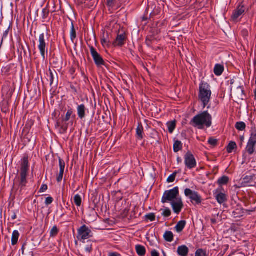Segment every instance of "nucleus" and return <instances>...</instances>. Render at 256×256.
I'll use <instances>...</instances> for the list:
<instances>
[{
  "label": "nucleus",
  "instance_id": "1",
  "mask_svg": "<svg viewBox=\"0 0 256 256\" xmlns=\"http://www.w3.org/2000/svg\"><path fill=\"white\" fill-rule=\"evenodd\" d=\"M212 116L208 111H204L194 117L190 124L194 127L202 129L204 125L209 128L212 125Z\"/></svg>",
  "mask_w": 256,
  "mask_h": 256
},
{
  "label": "nucleus",
  "instance_id": "2",
  "mask_svg": "<svg viewBox=\"0 0 256 256\" xmlns=\"http://www.w3.org/2000/svg\"><path fill=\"white\" fill-rule=\"evenodd\" d=\"M212 95L210 86L207 83H202L200 86L199 100L202 102L204 108L210 102Z\"/></svg>",
  "mask_w": 256,
  "mask_h": 256
},
{
  "label": "nucleus",
  "instance_id": "3",
  "mask_svg": "<svg viewBox=\"0 0 256 256\" xmlns=\"http://www.w3.org/2000/svg\"><path fill=\"white\" fill-rule=\"evenodd\" d=\"M28 158L27 156H24L22 162L20 170V177L19 186L20 188H22L26 186L28 181L26 176H28Z\"/></svg>",
  "mask_w": 256,
  "mask_h": 256
},
{
  "label": "nucleus",
  "instance_id": "4",
  "mask_svg": "<svg viewBox=\"0 0 256 256\" xmlns=\"http://www.w3.org/2000/svg\"><path fill=\"white\" fill-rule=\"evenodd\" d=\"M179 194V190L178 187H175L174 188L166 190L164 192L162 198V202L163 204L170 202H174L176 200L177 196Z\"/></svg>",
  "mask_w": 256,
  "mask_h": 256
},
{
  "label": "nucleus",
  "instance_id": "5",
  "mask_svg": "<svg viewBox=\"0 0 256 256\" xmlns=\"http://www.w3.org/2000/svg\"><path fill=\"white\" fill-rule=\"evenodd\" d=\"M184 194L190 200L193 204L198 205L202 203V197L198 192L192 191L190 188H186L184 190Z\"/></svg>",
  "mask_w": 256,
  "mask_h": 256
},
{
  "label": "nucleus",
  "instance_id": "6",
  "mask_svg": "<svg viewBox=\"0 0 256 256\" xmlns=\"http://www.w3.org/2000/svg\"><path fill=\"white\" fill-rule=\"evenodd\" d=\"M256 144V130H254L250 134V138L246 146V151L249 154H252L255 150Z\"/></svg>",
  "mask_w": 256,
  "mask_h": 256
},
{
  "label": "nucleus",
  "instance_id": "7",
  "mask_svg": "<svg viewBox=\"0 0 256 256\" xmlns=\"http://www.w3.org/2000/svg\"><path fill=\"white\" fill-rule=\"evenodd\" d=\"M91 230L86 226L83 225L78 230V240H86L92 236Z\"/></svg>",
  "mask_w": 256,
  "mask_h": 256
},
{
  "label": "nucleus",
  "instance_id": "8",
  "mask_svg": "<svg viewBox=\"0 0 256 256\" xmlns=\"http://www.w3.org/2000/svg\"><path fill=\"white\" fill-rule=\"evenodd\" d=\"M184 163L186 166L189 169H192L196 166V162L194 155L190 152L184 156Z\"/></svg>",
  "mask_w": 256,
  "mask_h": 256
},
{
  "label": "nucleus",
  "instance_id": "9",
  "mask_svg": "<svg viewBox=\"0 0 256 256\" xmlns=\"http://www.w3.org/2000/svg\"><path fill=\"white\" fill-rule=\"evenodd\" d=\"M90 52L95 64L98 66H100L104 64V62L100 54L96 51V49L93 47L90 48Z\"/></svg>",
  "mask_w": 256,
  "mask_h": 256
},
{
  "label": "nucleus",
  "instance_id": "10",
  "mask_svg": "<svg viewBox=\"0 0 256 256\" xmlns=\"http://www.w3.org/2000/svg\"><path fill=\"white\" fill-rule=\"evenodd\" d=\"M38 42V49L40 51L42 56L44 58L46 44V36L44 34H42L40 35Z\"/></svg>",
  "mask_w": 256,
  "mask_h": 256
},
{
  "label": "nucleus",
  "instance_id": "11",
  "mask_svg": "<svg viewBox=\"0 0 256 256\" xmlns=\"http://www.w3.org/2000/svg\"><path fill=\"white\" fill-rule=\"evenodd\" d=\"M171 204L174 212L176 214H179L184 206L182 200L180 198L172 202Z\"/></svg>",
  "mask_w": 256,
  "mask_h": 256
},
{
  "label": "nucleus",
  "instance_id": "12",
  "mask_svg": "<svg viewBox=\"0 0 256 256\" xmlns=\"http://www.w3.org/2000/svg\"><path fill=\"white\" fill-rule=\"evenodd\" d=\"M126 40V35L125 33L118 34L115 40L113 42V44L114 46H122L124 44Z\"/></svg>",
  "mask_w": 256,
  "mask_h": 256
},
{
  "label": "nucleus",
  "instance_id": "13",
  "mask_svg": "<svg viewBox=\"0 0 256 256\" xmlns=\"http://www.w3.org/2000/svg\"><path fill=\"white\" fill-rule=\"evenodd\" d=\"M245 11L243 6H239L237 8L234 10L232 16V18L234 21H236Z\"/></svg>",
  "mask_w": 256,
  "mask_h": 256
},
{
  "label": "nucleus",
  "instance_id": "14",
  "mask_svg": "<svg viewBox=\"0 0 256 256\" xmlns=\"http://www.w3.org/2000/svg\"><path fill=\"white\" fill-rule=\"evenodd\" d=\"M59 166H60V172L58 175L57 176L56 180L58 182H60L63 178L64 170L65 168V162H64L61 159L59 158Z\"/></svg>",
  "mask_w": 256,
  "mask_h": 256
},
{
  "label": "nucleus",
  "instance_id": "15",
  "mask_svg": "<svg viewBox=\"0 0 256 256\" xmlns=\"http://www.w3.org/2000/svg\"><path fill=\"white\" fill-rule=\"evenodd\" d=\"M214 195L216 199L220 204H222L227 201V196L224 193L218 192V190H216Z\"/></svg>",
  "mask_w": 256,
  "mask_h": 256
},
{
  "label": "nucleus",
  "instance_id": "16",
  "mask_svg": "<svg viewBox=\"0 0 256 256\" xmlns=\"http://www.w3.org/2000/svg\"><path fill=\"white\" fill-rule=\"evenodd\" d=\"M188 252V248L185 245L178 246L177 250L178 254L180 256H187Z\"/></svg>",
  "mask_w": 256,
  "mask_h": 256
},
{
  "label": "nucleus",
  "instance_id": "17",
  "mask_svg": "<svg viewBox=\"0 0 256 256\" xmlns=\"http://www.w3.org/2000/svg\"><path fill=\"white\" fill-rule=\"evenodd\" d=\"M86 108L84 104H82L78 107V117L82 119L85 117L86 116Z\"/></svg>",
  "mask_w": 256,
  "mask_h": 256
},
{
  "label": "nucleus",
  "instance_id": "18",
  "mask_svg": "<svg viewBox=\"0 0 256 256\" xmlns=\"http://www.w3.org/2000/svg\"><path fill=\"white\" fill-rule=\"evenodd\" d=\"M54 73L52 71V70L50 68L49 69V72H50V84L52 85L54 82V80L56 81V83H58V74L55 71V70H54Z\"/></svg>",
  "mask_w": 256,
  "mask_h": 256
},
{
  "label": "nucleus",
  "instance_id": "19",
  "mask_svg": "<svg viewBox=\"0 0 256 256\" xmlns=\"http://www.w3.org/2000/svg\"><path fill=\"white\" fill-rule=\"evenodd\" d=\"M101 42L103 46H108L110 43V39L109 38L108 34V32H104L101 38Z\"/></svg>",
  "mask_w": 256,
  "mask_h": 256
},
{
  "label": "nucleus",
  "instance_id": "20",
  "mask_svg": "<svg viewBox=\"0 0 256 256\" xmlns=\"http://www.w3.org/2000/svg\"><path fill=\"white\" fill-rule=\"evenodd\" d=\"M224 70V66L220 64H216L214 70V74L217 76H220L222 74Z\"/></svg>",
  "mask_w": 256,
  "mask_h": 256
},
{
  "label": "nucleus",
  "instance_id": "21",
  "mask_svg": "<svg viewBox=\"0 0 256 256\" xmlns=\"http://www.w3.org/2000/svg\"><path fill=\"white\" fill-rule=\"evenodd\" d=\"M20 236V234L18 230H14L12 234V244L16 245L18 243V241Z\"/></svg>",
  "mask_w": 256,
  "mask_h": 256
},
{
  "label": "nucleus",
  "instance_id": "22",
  "mask_svg": "<svg viewBox=\"0 0 256 256\" xmlns=\"http://www.w3.org/2000/svg\"><path fill=\"white\" fill-rule=\"evenodd\" d=\"M144 131V128L141 123H139L138 125L136 128V135L138 138L142 140L143 138V133Z\"/></svg>",
  "mask_w": 256,
  "mask_h": 256
},
{
  "label": "nucleus",
  "instance_id": "23",
  "mask_svg": "<svg viewBox=\"0 0 256 256\" xmlns=\"http://www.w3.org/2000/svg\"><path fill=\"white\" fill-rule=\"evenodd\" d=\"M186 222L184 220L180 221L176 226L175 229L177 232H181L185 227Z\"/></svg>",
  "mask_w": 256,
  "mask_h": 256
},
{
  "label": "nucleus",
  "instance_id": "24",
  "mask_svg": "<svg viewBox=\"0 0 256 256\" xmlns=\"http://www.w3.org/2000/svg\"><path fill=\"white\" fill-rule=\"evenodd\" d=\"M164 240L168 242H172L174 240V234L170 231H166L164 235Z\"/></svg>",
  "mask_w": 256,
  "mask_h": 256
},
{
  "label": "nucleus",
  "instance_id": "25",
  "mask_svg": "<svg viewBox=\"0 0 256 256\" xmlns=\"http://www.w3.org/2000/svg\"><path fill=\"white\" fill-rule=\"evenodd\" d=\"M137 254L140 256H144L146 254V248L144 246L137 245L136 246Z\"/></svg>",
  "mask_w": 256,
  "mask_h": 256
},
{
  "label": "nucleus",
  "instance_id": "26",
  "mask_svg": "<svg viewBox=\"0 0 256 256\" xmlns=\"http://www.w3.org/2000/svg\"><path fill=\"white\" fill-rule=\"evenodd\" d=\"M168 130L170 133L172 134L176 126V120L169 122L167 123Z\"/></svg>",
  "mask_w": 256,
  "mask_h": 256
},
{
  "label": "nucleus",
  "instance_id": "27",
  "mask_svg": "<svg viewBox=\"0 0 256 256\" xmlns=\"http://www.w3.org/2000/svg\"><path fill=\"white\" fill-rule=\"evenodd\" d=\"M182 149V144L179 140H176L174 144V152H177Z\"/></svg>",
  "mask_w": 256,
  "mask_h": 256
},
{
  "label": "nucleus",
  "instance_id": "28",
  "mask_svg": "<svg viewBox=\"0 0 256 256\" xmlns=\"http://www.w3.org/2000/svg\"><path fill=\"white\" fill-rule=\"evenodd\" d=\"M237 148L236 143L234 142H230L228 144L226 148L228 153H231L232 150Z\"/></svg>",
  "mask_w": 256,
  "mask_h": 256
},
{
  "label": "nucleus",
  "instance_id": "29",
  "mask_svg": "<svg viewBox=\"0 0 256 256\" xmlns=\"http://www.w3.org/2000/svg\"><path fill=\"white\" fill-rule=\"evenodd\" d=\"M229 178L226 176H223L220 178L218 181V183L220 185H224L226 184L228 182Z\"/></svg>",
  "mask_w": 256,
  "mask_h": 256
},
{
  "label": "nucleus",
  "instance_id": "30",
  "mask_svg": "<svg viewBox=\"0 0 256 256\" xmlns=\"http://www.w3.org/2000/svg\"><path fill=\"white\" fill-rule=\"evenodd\" d=\"M70 39L72 42H74V40L76 37V30L74 28V24L72 23V28L70 30Z\"/></svg>",
  "mask_w": 256,
  "mask_h": 256
},
{
  "label": "nucleus",
  "instance_id": "31",
  "mask_svg": "<svg viewBox=\"0 0 256 256\" xmlns=\"http://www.w3.org/2000/svg\"><path fill=\"white\" fill-rule=\"evenodd\" d=\"M246 125L244 122H238L236 124V128L239 130H245Z\"/></svg>",
  "mask_w": 256,
  "mask_h": 256
},
{
  "label": "nucleus",
  "instance_id": "32",
  "mask_svg": "<svg viewBox=\"0 0 256 256\" xmlns=\"http://www.w3.org/2000/svg\"><path fill=\"white\" fill-rule=\"evenodd\" d=\"M72 112H73L72 109L68 110L66 114V116L62 118V121L63 122H68V120H69L72 114Z\"/></svg>",
  "mask_w": 256,
  "mask_h": 256
},
{
  "label": "nucleus",
  "instance_id": "33",
  "mask_svg": "<svg viewBox=\"0 0 256 256\" xmlns=\"http://www.w3.org/2000/svg\"><path fill=\"white\" fill-rule=\"evenodd\" d=\"M74 200L76 206H80L82 204V198L79 194H76L74 196Z\"/></svg>",
  "mask_w": 256,
  "mask_h": 256
},
{
  "label": "nucleus",
  "instance_id": "34",
  "mask_svg": "<svg viewBox=\"0 0 256 256\" xmlns=\"http://www.w3.org/2000/svg\"><path fill=\"white\" fill-rule=\"evenodd\" d=\"M58 228L56 227V226H54L51 230L50 233V236L52 237H54V236H56L58 234Z\"/></svg>",
  "mask_w": 256,
  "mask_h": 256
},
{
  "label": "nucleus",
  "instance_id": "35",
  "mask_svg": "<svg viewBox=\"0 0 256 256\" xmlns=\"http://www.w3.org/2000/svg\"><path fill=\"white\" fill-rule=\"evenodd\" d=\"M195 256H206V252L202 249H198L196 251Z\"/></svg>",
  "mask_w": 256,
  "mask_h": 256
},
{
  "label": "nucleus",
  "instance_id": "36",
  "mask_svg": "<svg viewBox=\"0 0 256 256\" xmlns=\"http://www.w3.org/2000/svg\"><path fill=\"white\" fill-rule=\"evenodd\" d=\"M177 172H174L171 175H170L167 179L168 182H172L174 181Z\"/></svg>",
  "mask_w": 256,
  "mask_h": 256
},
{
  "label": "nucleus",
  "instance_id": "37",
  "mask_svg": "<svg viewBox=\"0 0 256 256\" xmlns=\"http://www.w3.org/2000/svg\"><path fill=\"white\" fill-rule=\"evenodd\" d=\"M208 142L209 144L212 145L213 146H215L218 144V140L216 139L213 138H209L208 140Z\"/></svg>",
  "mask_w": 256,
  "mask_h": 256
},
{
  "label": "nucleus",
  "instance_id": "38",
  "mask_svg": "<svg viewBox=\"0 0 256 256\" xmlns=\"http://www.w3.org/2000/svg\"><path fill=\"white\" fill-rule=\"evenodd\" d=\"M146 220H149L151 222L154 221L156 218V216L154 213H150L146 216Z\"/></svg>",
  "mask_w": 256,
  "mask_h": 256
},
{
  "label": "nucleus",
  "instance_id": "39",
  "mask_svg": "<svg viewBox=\"0 0 256 256\" xmlns=\"http://www.w3.org/2000/svg\"><path fill=\"white\" fill-rule=\"evenodd\" d=\"M170 214H171V211L168 208L165 209L164 210L163 213H162V215L165 217H168L170 216Z\"/></svg>",
  "mask_w": 256,
  "mask_h": 256
},
{
  "label": "nucleus",
  "instance_id": "40",
  "mask_svg": "<svg viewBox=\"0 0 256 256\" xmlns=\"http://www.w3.org/2000/svg\"><path fill=\"white\" fill-rule=\"evenodd\" d=\"M252 179L253 178L252 176H246L244 178L243 183L246 184L247 183L250 182L252 180Z\"/></svg>",
  "mask_w": 256,
  "mask_h": 256
},
{
  "label": "nucleus",
  "instance_id": "41",
  "mask_svg": "<svg viewBox=\"0 0 256 256\" xmlns=\"http://www.w3.org/2000/svg\"><path fill=\"white\" fill-rule=\"evenodd\" d=\"M116 0H107V4L108 6L113 7Z\"/></svg>",
  "mask_w": 256,
  "mask_h": 256
},
{
  "label": "nucleus",
  "instance_id": "42",
  "mask_svg": "<svg viewBox=\"0 0 256 256\" xmlns=\"http://www.w3.org/2000/svg\"><path fill=\"white\" fill-rule=\"evenodd\" d=\"M53 202V198L52 197H48L46 199L45 203L46 205L51 204Z\"/></svg>",
  "mask_w": 256,
  "mask_h": 256
},
{
  "label": "nucleus",
  "instance_id": "43",
  "mask_svg": "<svg viewBox=\"0 0 256 256\" xmlns=\"http://www.w3.org/2000/svg\"><path fill=\"white\" fill-rule=\"evenodd\" d=\"M48 190V186L46 184H42L40 190V192H43Z\"/></svg>",
  "mask_w": 256,
  "mask_h": 256
},
{
  "label": "nucleus",
  "instance_id": "44",
  "mask_svg": "<svg viewBox=\"0 0 256 256\" xmlns=\"http://www.w3.org/2000/svg\"><path fill=\"white\" fill-rule=\"evenodd\" d=\"M152 256H159V254L156 250H153L151 252Z\"/></svg>",
  "mask_w": 256,
  "mask_h": 256
},
{
  "label": "nucleus",
  "instance_id": "45",
  "mask_svg": "<svg viewBox=\"0 0 256 256\" xmlns=\"http://www.w3.org/2000/svg\"><path fill=\"white\" fill-rule=\"evenodd\" d=\"M109 256H120V254L117 252L110 253Z\"/></svg>",
  "mask_w": 256,
  "mask_h": 256
},
{
  "label": "nucleus",
  "instance_id": "46",
  "mask_svg": "<svg viewBox=\"0 0 256 256\" xmlns=\"http://www.w3.org/2000/svg\"><path fill=\"white\" fill-rule=\"evenodd\" d=\"M62 128L64 130V132H66L68 129V126L66 124H64L62 126Z\"/></svg>",
  "mask_w": 256,
  "mask_h": 256
},
{
  "label": "nucleus",
  "instance_id": "47",
  "mask_svg": "<svg viewBox=\"0 0 256 256\" xmlns=\"http://www.w3.org/2000/svg\"><path fill=\"white\" fill-rule=\"evenodd\" d=\"M86 250L88 252H91V250H92V247L88 246V247L86 248Z\"/></svg>",
  "mask_w": 256,
  "mask_h": 256
},
{
  "label": "nucleus",
  "instance_id": "48",
  "mask_svg": "<svg viewBox=\"0 0 256 256\" xmlns=\"http://www.w3.org/2000/svg\"><path fill=\"white\" fill-rule=\"evenodd\" d=\"M26 245V244H24L22 248V254H24V248H25V246Z\"/></svg>",
  "mask_w": 256,
  "mask_h": 256
},
{
  "label": "nucleus",
  "instance_id": "49",
  "mask_svg": "<svg viewBox=\"0 0 256 256\" xmlns=\"http://www.w3.org/2000/svg\"><path fill=\"white\" fill-rule=\"evenodd\" d=\"M70 88L74 92L76 93L77 92L76 88H74V86H71Z\"/></svg>",
  "mask_w": 256,
  "mask_h": 256
},
{
  "label": "nucleus",
  "instance_id": "50",
  "mask_svg": "<svg viewBox=\"0 0 256 256\" xmlns=\"http://www.w3.org/2000/svg\"><path fill=\"white\" fill-rule=\"evenodd\" d=\"M211 222L212 223L215 224L216 222V219H212Z\"/></svg>",
  "mask_w": 256,
  "mask_h": 256
},
{
  "label": "nucleus",
  "instance_id": "51",
  "mask_svg": "<svg viewBox=\"0 0 256 256\" xmlns=\"http://www.w3.org/2000/svg\"><path fill=\"white\" fill-rule=\"evenodd\" d=\"M254 100H256V89L254 91Z\"/></svg>",
  "mask_w": 256,
  "mask_h": 256
},
{
  "label": "nucleus",
  "instance_id": "52",
  "mask_svg": "<svg viewBox=\"0 0 256 256\" xmlns=\"http://www.w3.org/2000/svg\"><path fill=\"white\" fill-rule=\"evenodd\" d=\"M16 214H14L12 216V218L13 220H14V219H16Z\"/></svg>",
  "mask_w": 256,
  "mask_h": 256
},
{
  "label": "nucleus",
  "instance_id": "53",
  "mask_svg": "<svg viewBox=\"0 0 256 256\" xmlns=\"http://www.w3.org/2000/svg\"><path fill=\"white\" fill-rule=\"evenodd\" d=\"M240 140H241L242 142L244 140V136H242L240 137Z\"/></svg>",
  "mask_w": 256,
  "mask_h": 256
},
{
  "label": "nucleus",
  "instance_id": "54",
  "mask_svg": "<svg viewBox=\"0 0 256 256\" xmlns=\"http://www.w3.org/2000/svg\"><path fill=\"white\" fill-rule=\"evenodd\" d=\"M254 64L256 65V60L254 62Z\"/></svg>",
  "mask_w": 256,
  "mask_h": 256
}]
</instances>
